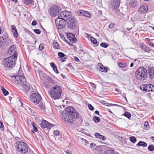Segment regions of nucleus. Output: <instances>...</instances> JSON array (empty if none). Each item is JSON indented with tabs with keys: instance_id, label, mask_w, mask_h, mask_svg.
Wrapping results in <instances>:
<instances>
[{
	"instance_id": "1a4fd4ad",
	"label": "nucleus",
	"mask_w": 154,
	"mask_h": 154,
	"mask_svg": "<svg viewBox=\"0 0 154 154\" xmlns=\"http://www.w3.org/2000/svg\"><path fill=\"white\" fill-rule=\"evenodd\" d=\"M77 23L75 18L73 17H72L68 20V28L71 30L75 29Z\"/></svg>"
},
{
	"instance_id": "9b49d317",
	"label": "nucleus",
	"mask_w": 154,
	"mask_h": 154,
	"mask_svg": "<svg viewBox=\"0 0 154 154\" xmlns=\"http://www.w3.org/2000/svg\"><path fill=\"white\" fill-rule=\"evenodd\" d=\"M140 88L142 90L146 92L154 91V86L151 84H143L140 86Z\"/></svg>"
},
{
	"instance_id": "423d86ee",
	"label": "nucleus",
	"mask_w": 154,
	"mask_h": 154,
	"mask_svg": "<svg viewBox=\"0 0 154 154\" xmlns=\"http://www.w3.org/2000/svg\"><path fill=\"white\" fill-rule=\"evenodd\" d=\"M17 59L12 58L11 57H9L4 59L3 62V64L6 68L11 69L14 66L15 60Z\"/></svg>"
},
{
	"instance_id": "a878e982",
	"label": "nucleus",
	"mask_w": 154,
	"mask_h": 154,
	"mask_svg": "<svg viewBox=\"0 0 154 154\" xmlns=\"http://www.w3.org/2000/svg\"><path fill=\"white\" fill-rule=\"evenodd\" d=\"M149 128L148 122H145L144 123V129L146 130L148 129Z\"/></svg>"
},
{
	"instance_id": "e2e57ef3",
	"label": "nucleus",
	"mask_w": 154,
	"mask_h": 154,
	"mask_svg": "<svg viewBox=\"0 0 154 154\" xmlns=\"http://www.w3.org/2000/svg\"><path fill=\"white\" fill-rule=\"evenodd\" d=\"M39 138L40 140H43V138L42 137L41 135L39 136Z\"/></svg>"
},
{
	"instance_id": "473e14b6",
	"label": "nucleus",
	"mask_w": 154,
	"mask_h": 154,
	"mask_svg": "<svg viewBox=\"0 0 154 154\" xmlns=\"http://www.w3.org/2000/svg\"><path fill=\"white\" fill-rule=\"evenodd\" d=\"M39 107L42 110H44L45 109V104L42 103H40V104Z\"/></svg>"
},
{
	"instance_id": "49530a36",
	"label": "nucleus",
	"mask_w": 154,
	"mask_h": 154,
	"mask_svg": "<svg viewBox=\"0 0 154 154\" xmlns=\"http://www.w3.org/2000/svg\"><path fill=\"white\" fill-rule=\"evenodd\" d=\"M77 140L79 141L84 140V141H85V142H86V141H87V140H86L84 139L83 138H80L79 137H77Z\"/></svg>"
},
{
	"instance_id": "680f3d73",
	"label": "nucleus",
	"mask_w": 154,
	"mask_h": 154,
	"mask_svg": "<svg viewBox=\"0 0 154 154\" xmlns=\"http://www.w3.org/2000/svg\"><path fill=\"white\" fill-rule=\"evenodd\" d=\"M43 85H44V86H45V87L46 88H48V87H49V85H48V84H46L45 83H44Z\"/></svg>"
},
{
	"instance_id": "6e6d98bb",
	"label": "nucleus",
	"mask_w": 154,
	"mask_h": 154,
	"mask_svg": "<svg viewBox=\"0 0 154 154\" xmlns=\"http://www.w3.org/2000/svg\"><path fill=\"white\" fill-rule=\"evenodd\" d=\"M36 24L37 23L36 21H35V20H33L32 23V25L33 26L36 25Z\"/></svg>"
},
{
	"instance_id": "f03ea898",
	"label": "nucleus",
	"mask_w": 154,
	"mask_h": 154,
	"mask_svg": "<svg viewBox=\"0 0 154 154\" xmlns=\"http://www.w3.org/2000/svg\"><path fill=\"white\" fill-rule=\"evenodd\" d=\"M62 92L61 88L58 85H55L50 90L49 94L52 99L57 100L60 98Z\"/></svg>"
},
{
	"instance_id": "c9c22d12",
	"label": "nucleus",
	"mask_w": 154,
	"mask_h": 154,
	"mask_svg": "<svg viewBox=\"0 0 154 154\" xmlns=\"http://www.w3.org/2000/svg\"><path fill=\"white\" fill-rule=\"evenodd\" d=\"M100 45L104 48H106L109 45L106 43H102L100 44Z\"/></svg>"
},
{
	"instance_id": "f257e3e1",
	"label": "nucleus",
	"mask_w": 154,
	"mask_h": 154,
	"mask_svg": "<svg viewBox=\"0 0 154 154\" xmlns=\"http://www.w3.org/2000/svg\"><path fill=\"white\" fill-rule=\"evenodd\" d=\"M79 115L74 108L69 106L66 108L61 114L62 120L68 124H72L75 119L79 117Z\"/></svg>"
},
{
	"instance_id": "bb28decb",
	"label": "nucleus",
	"mask_w": 154,
	"mask_h": 154,
	"mask_svg": "<svg viewBox=\"0 0 154 154\" xmlns=\"http://www.w3.org/2000/svg\"><path fill=\"white\" fill-rule=\"evenodd\" d=\"M46 80L47 81L51 84H54V81L49 76L47 77Z\"/></svg>"
},
{
	"instance_id": "4468645a",
	"label": "nucleus",
	"mask_w": 154,
	"mask_h": 154,
	"mask_svg": "<svg viewBox=\"0 0 154 154\" xmlns=\"http://www.w3.org/2000/svg\"><path fill=\"white\" fill-rule=\"evenodd\" d=\"M119 0H113L109 3V6L112 9H116L119 7Z\"/></svg>"
},
{
	"instance_id": "0e129e2a",
	"label": "nucleus",
	"mask_w": 154,
	"mask_h": 154,
	"mask_svg": "<svg viewBox=\"0 0 154 154\" xmlns=\"http://www.w3.org/2000/svg\"><path fill=\"white\" fill-rule=\"evenodd\" d=\"M66 152L67 154H70V153H71V152L70 151H69V150H66Z\"/></svg>"
},
{
	"instance_id": "09e8293b",
	"label": "nucleus",
	"mask_w": 154,
	"mask_h": 154,
	"mask_svg": "<svg viewBox=\"0 0 154 154\" xmlns=\"http://www.w3.org/2000/svg\"><path fill=\"white\" fill-rule=\"evenodd\" d=\"M97 4L98 5L100 6H102L101 4V0H97Z\"/></svg>"
},
{
	"instance_id": "13d9d810",
	"label": "nucleus",
	"mask_w": 154,
	"mask_h": 154,
	"mask_svg": "<svg viewBox=\"0 0 154 154\" xmlns=\"http://www.w3.org/2000/svg\"><path fill=\"white\" fill-rule=\"evenodd\" d=\"M114 24L113 23H111L110 24L109 26V27L110 28H112L114 27Z\"/></svg>"
},
{
	"instance_id": "aec40b11",
	"label": "nucleus",
	"mask_w": 154,
	"mask_h": 154,
	"mask_svg": "<svg viewBox=\"0 0 154 154\" xmlns=\"http://www.w3.org/2000/svg\"><path fill=\"white\" fill-rule=\"evenodd\" d=\"M140 46L142 49L145 51L146 52L149 53L151 50L148 47H147L145 45L142 43L140 44Z\"/></svg>"
},
{
	"instance_id": "4be33fe9",
	"label": "nucleus",
	"mask_w": 154,
	"mask_h": 154,
	"mask_svg": "<svg viewBox=\"0 0 154 154\" xmlns=\"http://www.w3.org/2000/svg\"><path fill=\"white\" fill-rule=\"evenodd\" d=\"M95 136L96 138L102 139L103 140H105L106 139L105 136L100 134L98 133H96L95 134Z\"/></svg>"
},
{
	"instance_id": "f704fd0d",
	"label": "nucleus",
	"mask_w": 154,
	"mask_h": 154,
	"mask_svg": "<svg viewBox=\"0 0 154 154\" xmlns=\"http://www.w3.org/2000/svg\"><path fill=\"white\" fill-rule=\"evenodd\" d=\"M124 115L127 118H129L131 117V114L128 112H126L124 114Z\"/></svg>"
},
{
	"instance_id": "c85d7f7f",
	"label": "nucleus",
	"mask_w": 154,
	"mask_h": 154,
	"mask_svg": "<svg viewBox=\"0 0 154 154\" xmlns=\"http://www.w3.org/2000/svg\"><path fill=\"white\" fill-rule=\"evenodd\" d=\"M1 89L5 95L6 96L8 94V91H7L3 87H1Z\"/></svg>"
},
{
	"instance_id": "69168bd1",
	"label": "nucleus",
	"mask_w": 154,
	"mask_h": 154,
	"mask_svg": "<svg viewBox=\"0 0 154 154\" xmlns=\"http://www.w3.org/2000/svg\"><path fill=\"white\" fill-rule=\"evenodd\" d=\"M52 126V124H49L48 123V127H51Z\"/></svg>"
},
{
	"instance_id": "2eb2a0df",
	"label": "nucleus",
	"mask_w": 154,
	"mask_h": 154,
	"mask_svg": "<svg viewBox=\"0 0 154 154\" xmlns=\"http://www.w3.org/2000/svg\"><path fill=\"white\" fill-rule=\"evenodd\" d=\"M76 13L79 16H84L88 17H90L91 16V14L89 12L82 10L78 11L76 12Z\"/></svg>"
},
{
	"instance_id": "72a5a7b5",
	"label": "nucleus",
	"mask_w": 154,
	"mask_h": 154,
	"mask_svg": "<svg viewBox=\"0 0 154 154\" xmlns=\"http://www.w3.org/2000/svg\"><path fill=\"white\" fill-rule=\"evenodd\" d=\"M130 140L132 143H134L136 141V138L133 136H131L130 137Z\"/></svg>"
},
{
	"instance_id": "7ed1b4c3",
	"label": "nucleus",
	"mask_w": 154,
	"mask_h": 154,
	"mask_svg": "<svg viewBox=\"0 0 154 154\" xmlns=\"http://www.w3.org/2000/svg\"><path fill=\"white\" fill-rule=\"evenodd\" d=\"M135 74L137 79L144 80L147 77V71L144 67H140L136 71Z\"/></svg>"
},
{
	"instance_id": "052dcab7",
	"label": "nucleus",
	"mask_w": 154,
	"mask_h": 154,
	"mask_svg": "<svg viewBox=\"0 0 154 154\" xmlns=\"http://www.w3.org/2000/svg\"><path fill=\"white\" fill-rule=\"evenodd\" d=\"M74 59H75V61H76L77 62H79V59H78V57H74Z\"/></svg>"
},
{
	"instance_id": "bf43d9fd",
	"label": "nucleus",
	"mask_w": 154,
	"mask_h": 154,
	"mask_svg": "<svg viewBox=\"0 0 154 154\" xmlns=\"http://www.w3.org/2000/svg\"><path fill=\"white\" fill-rule=\"evenodd\" d=\"M51 66L53 68V67H54L55 66H56L55 65V64L53 62H51L50 63Z\"/></svg>"
},
{
	"instance_id": "79ce46f5",
	"label": "nucleus",
	"mask_w": 154,
	"mask_h": 154,
	"mask_svg": "<svg viewBox=\"0 0 154 154\" xmlns=\"http://www.w3.org/2000/svg\"><path fill=\"white\" fill-rule=\"evenodd\" d=\"M75 36V35L72 33H69L67 35V38L69 39L70 38H73Z\"/></svg>"
},
{
	"instance_id": "c756f323",
	"label": "nucleus",
	"mask_w": 154,
	"mask_h": 154,
	"mask_svg": "<svg viewBox=\"0 0 154 154\" xmlns=\"http://www.w3.org/2000/svg\"><path fill=\"white\" fill-rule=\"evenodd\" d=\"M100 119L99 117L95 116L93 118V120L95 123H97L100 121Z\"/></svg>"
},
{
	"instance_id": "0eeeda50",
	"label": "nucleus",
	"mask_w": 154,
	"mask_h": 154,
	"mask_svg": "<svg viewBox=\"0 0 154 154\" xmlns=\"http://www.w3.org/2000/svg\"><path fill=\"white\" fill-rule=\"evenodd\" d=\"M42 97L38 93H32L30 96V100L31 102L35 104L38 103L42 100Z\"/></svg>"
},
{
	"instance_id": "4d7b16f0",
	"label": "nucleus",
	"mask_w": 154,
	"mask_h": 154,
	"mask_svg": "<svg viewBox=\"0 0 154 154\" xmlns=\"http://www.w3.org/2000/svg\"><path fill=\"white\" fill-rule=\"evenodd\" d=\"M95 144L93 143H91V144H90V147H91V148H92L93 147H94V146H95Z\"/></svg>"
},
{
	"instance_id": "20e7f679",
	"label": "nucleus",
	"mask_w": 154,
	"mask_h": 154,
	"mask_svg": "<svg viewBox=\"0 0 154 154\" xmlns=\"http://www.w3.org/2000/svg\"><path fill=\"white\" fill-rule=\"evenodd\" d=\"M20 72V71L18 72V74ZM12 80L19 85H26V79L25 76L22 75H18L13 76L11 77Z\"/></svg>"
},
{
	"instance_id": "603ef678",
	"label": "nucleus",
	"mask_w": 154,
	"mask_h": 154,
	"mask_svg": "<svg viewBox=\"0 0 154 154\" xmlns=\"http://www.w3.org/2000/svg\"><path fill=\"white\" fill-rule=\"evenodd\" d=\"M44 48V46L43 45L41 44L40 45H39L38 48H39V50L41 51L42 50H43V49Z\"/></svg>"
},
{
	"instance_id": "e433bc0d",
	"label": "nucleus",
	"mask_w": 154,
	"mask_h": 154,
	"mask_svg": "<svg viewBox=\"0 0 154 154\" xmlns=\"http://www.w3.org/2000/svg\"><path fill=\"white\" fill-rule=\"evenodd\" d=\"M145 41L146 42V43L148 45H149L152 42H151V41L152 40V39H150L146 38L145 39Z\"/></svg>"
},
{
	"instance_id": "6e6552de",
	"label": "nucleus",
	"mask_w": 154,
	"mask_h": 154,
	"mask_svg": "<svg viewBox=\"0 0 154 154\" xmlns=\"http://www.w3.org/2000/svg\"><path fill=\"white\" fill-rule=\"evenodd\" d=\"M8 54L12 58L17 59V53L15 46L14 45L11 46L8 51Z\"/></svg>"
},
{
	"instance_id": "ea45409f",
	"label": "nucleus",
	"mask_w": 154,
	"mask_h": 154,
	"mask_svg": "<svg viewBox=\"0 0 154 154\" xmlns=\"http://www.w3.org/2000/svg\"><path fill=\"white\" fill-rule=\"evenodd\" d=\"M32 1V0H24V3L27 5L31 3Z\"/></svg>"
},
{
	"instance_id": "6ab92c4d",
	"label": "nucleus",
	"mask_w": 154,
	"mask_h": 154,
	"mask_svg": "<svg viewBox=\"0 0 154 154\" xmlns=\"http://www.w3.org/2000/svg\"><path fill=\"white\" fill-rule=\"evenodd\" d=\"M137 2L136 0H131L129 3V5L131 8H134L137 5Z\"/></svg>"
},
{
	"instance_id": "a211bd4d",
	"label": "nucleus",
	"mask_w": 154,
	"mask_h": 154,
	"mask_svg": "<svg viewBox=\"0 0 154 154\" xmlns=\"http://www.w3.org/2000/svg\"><path fill=\"white\" fill-rule=\"evenodd\" d=\"M11 31L13 36L15 38H17L18 36V33L15 26L14 25H11Z\"/></svg>"
},
{
	"instance_id": "a18cd8bd",
	"label": "nucleus",
	"mask_w": 154,
	"mask_h": 154,
	"mask_svg": "<svg viewBox=\"0 0 154 154\" xmlns=\"http://www.w3.org/2000/svg\"><path fill=\"white\" fill-rule=\"evenodd\" d=\"M34 31L36 34H39L41 32L40 30L38 29H34Z\"/></svg>"
},
{
	"instance_id": "3c124183",
	"label": "nucleus",
	"mask_w": 154,
	"mask_h": 154,
	"mask_svg": "<svg viewBox=\"0 0 154 154\" xmlns=\"http://www.w3.org/2000/svg\"><path fill=\"white\" fill-rule=\"evenodd\" d=\"M88 107L89 109L91 110H93L94 109V107L90 104H89L88 105Z\"/></svg>"
},
{
	"instance_id": "b1692460",
	"label": "nucleus",
	"mask_w": 154,
	"mask_h": 154,
	"mask_svg": "<svg viewBox=\"0 0 154 154\" xmlns=\"http://www.w3.org/2000/svg\"><path fill=\"white\" fill-rule=\"evenodd\" d=\"M137 145L143 147H146L147 146V144L145 142L143 141L139 142L137 143Z\"/></svg>"
},
{
	"instance_id": "412c9836",
	"label": "nucleus",
	"mask_w": 154,
	"mask_h": 154,
	"mask_svg": "<svg viewBox=\"0 0 154 154\" xmlns=\"http://www.w3.org/2000/svg\"><path fill=\"white\" fill-rule=\"evenodd\" d=\"M98 66L99 67L100 69V71L103 72H107V69L104 67L103 65L101 63H99L98 64Z\"/></svg>"
},
{
	"instance_id": "37998d69",
	"label": "nucleus",
	"mask_w": 154,
	"mask_h": 154,
	"mask_svg": "<svg viewBox=\"0 0 154 154\" xmlns=\"http://www.w3.org/2000/svg\"><path fill=\"white\" fill-rule=\"evenodd\" d=\"M58 55L60 58H62L65 56V55L62 52H60L58 53Z\"/></svg>"
},
{
	"instance_id": "7c9ffc66",
	"label": "nucleus",
	"mask_w": 154,
	"mask_h": 154,
	"mask_svg": "<svg viewBox=\"0 0 154 154\" xmlns=\"http://www.w3.org/2000/svg\"><path fill=\"white\" fill-rule=\"evenodd\" d=\"M32 125L33 127V130H32L31 132L32 133H34V131L37 132L38 131V129L37 127H36L34 125V122L32 123Z\"/></svg>"
},
{
	"instance_id": "f3484780",
	"label": "nucleus",
	"mask_w": 154,
	"mask_h": 154,
	"mask_svg": "<svg viewBox=\"0 0 154 154\" xmlns=\"http://www.w3.org/2000/svg\"><path fill=\"white\" fill-rule=\"evenodd\" d=\"M148 74L149 77L152 79L154 78V68L152 67H148Z\"/></svg>"
},
{
	"instance_id": "864d4df0",
	"label": "nucleus",
	"mask_w": 154,
	"mask_h": 154,
	"mask_svg": "<svg viewBox=\"0 0 154 154\" xmlns=\"http://www.w3.org/2000/svg\"><path fill=\"white\" fill-rule=\"evenodd\" d=\"M53 68L55 72L57 73H58V70L56 66H54V67H53Z\"/></svg>"
},
{
	"instance_id": "dca6fc26",
	"label": "nucleus",
	"mask_w": 154,
	"mask_h": 154,
	"mask_svg": "<svg viewBox=\"0 0 154 154\" xmlns=\"http://www.w3.org/2000/svg\"><path fill=\"white\" fill-rule=\"evenodd\" d=\"M148 8L146 5H141L139 8L138 11L140 14L145 13L147 11Z\"/></svg>"
},
{
	"instance_id": "5701e85b",
	"label": "nucleus",
	"mask_w": 154,
	"mask_h": 154,
	"mask_svg": "<svg viewBox=\"0 0 154 154\" xmlns=\"http://www.w3.org/2000/svg\"><path fill=\"white\" fill-rule=\"evenodd\" d=\"M48 122L44 120L42 122L41 124V126L42 128L48 127Z\"/></svg>"
},
{
	"instance_id": "f8f14e48",
	"label": "nucleus",
	"mask_w": 154,
	"mask_h": 154,
	"mask_svg": "<svg viewBox=\"0 0 154 154\" xmlns=\"http://www.w3.org/2000/svg\"><path fill=\"white\" fill-rule=\"evenodd\" d=\"M66 21L61 17H58L55 21L56 25L58 26L59 28L62 29L64 27L66 23Z\"/></svg>"
},
{
	"instance_id": "8fccbe9b",
	"label": "nucleus",
	"mask_w": 154,
	"mask_h": 154,
	"mask_svg": "<svg viewBox=\"0 0 154 154\" xmlns=\"http://www.w3.org/2000/svg\"><path fill=\"white\" fill-rule=\"evenodd\" d=\"M4 125L3 124L2 122H0V128L2 130L4 131Z\"/></svg>"
},
{
	"instance_id": "39448f33",
	"label": "nucleus",
	"mask_w": 154,
	"mask_h": 154,
	"mask_svg": "<svg viewBox=\"0 0 154 154\" xmlns=\"http://www.w3.org/2000/svg\"><path fill=\"white\" fill-rule=\"evenodd\" d=\"M17 151L21 154H25L28 150L27 145L24 142L18 141L16 142Z\"/></svg>"
},
{
	"instance_id": "338daca9",
	"label": "nucleus",
	"mask_w": 154,
	"mask_h": 154,
	"mask_svg": "<svg viewBox=\"0 0 154 154\" xmlns=\"http://www.w3.org/2000/svg\"><path fill=\"white\" fill-rule=\"evenodd\" d=\"M149 45L154 48V43H152V42Z\"/></svg>"
},
{
	"instance_id": "a19ab883",
	"label": "nucleus",
	"mask_w": 154,
	"mask_h": 154,
	"mask_svg": "<svg viewBox=\"0 0 154 154\" xmlns=\"http://www.w3.org/2000/svg\"><path fill=\"white\" fill-rule=\"evenodd\" d=\"M69 39L72 42L74 43L76 42V38L74 36L73 38H70Z\"/></svg>"
},
{
	"instance_id": "5fc2aeb1",
	"label": "nucleus",
	"mask_w": 154,
	"mask_h": 154,
	"mask_svg": "<svg viewBox=\"0 0 154 154\" xmlns=\"http://www.w3.org/2000/svg\"><path fill=\"white\" fill-rule=\"evenodd\" d=\"M54 134L55 135H56L57 136L59 135V131H58L56 130L54 131Z\"/></svg>"
},
{
	"instance_id": "cd10ccee",
	"label": "nucleus",
	"mask_w": 154,
	"mask_h": 154,
	"mask_svg": "<svg viewBox=\"0 0 154 154\" xmlns=\"http://www.w3.org/2000/svg\"><path fill=\"white\" fill-rule=\"evenodd\" d=\"M105 154H116V153L114 151L110 149L107 150Z\"/></svg>"
},
{
	"instance_id": "9d476101",
	"label": "nucleus",
	"mask_w": 154,
	"mask_h": 154,
	"mask_svg": "<svg viewBox=\"0 0 154 154\" xmlns=\"http://www.w3.org/2000/svg\"><path fill=\"white\" fill-rule=\"evenodd\" d=\"M61 10V8L59 6L54 5L50 8L49 12L52 16L55 17L58 14Z\"/></svg>"
},
{
	"instance_id": "de8ad7c7",
	"label": "nucleus",
	"mask_w": 154,
	"mask_h": 154,
	"mask_svg": "<svg viewBox=\"0 0 154 154\" xmlns=\"http://www.w3.org/2000/svg\"><path fill=\"white\" fill-rule=\"evenodd\" d=\"M118 138L120 141H124L125 140V138L123 137L119 136H118Z\"/></svg>"
},
{
	"instance_id": "c03bdc74",
	"label": "nucleus",
	"mask_w": 154,
	"mask_h": 154,
	"mask_svg": "<svg viewBox=\"0 0 154 154\" xmlns=\"http://www.w3.org/2000/svg\"><path fill=\"white\" fill-rule=\"evenodd\" d=\"M91 42L94 44H95L97 42V41L96 39L93 37H91Z\"/></svg>"
},
{
	"instance_id": "4c0bfd02",
	"label": "nucleus",
	"mask_w": 154,
	"mask_h": 154,
	"mask_svg": "<svg viewBox=\"0 0 154 154\" xmlns=\"http://www.w3.org/2000/svg\"><path fill=\"white\" fill-rule=\"evenodd\" d=\"M6 41V39L4 38L3 37H0V44H2L3 43H5V42Z\"/></svg>"
},
{
	"instance_id": "393cba45",
	"label": "nucleus",
	"mask_w": 154,
	"mask_h": 154,
	"mask_svg": "<svg viewBox=\"0 0 154 154\" xmlns=\"http://www.w3.org/2000/svg\"><path fill=\"white\" fill-rule=\"evenodd\" d=\"M127 63L122 62H120L119 63L118 66L120 68H125L126 67Z\"/></svg>"
},
{
	"instance_id": "ddd939ff",
	"label": "nucleus",
	"mask_w": 154,
	"mask_h": 154,
	"mask_svg": "<svg viewBox=\"0 0 154 154\" xmlns=\"http://www.w3.org/2000/svg\"><path fill=\"white\" fill-rule=\"evenodd\" d=\"M71 13L66 11H64L61 12L59 15H58V17H61L66 21L68 19L71 18Z\"/></svg>"
},
{
	"instance_id": "774afa93",
	"label": "nucleus",
	"mask_w": 154,
	"mask_h": 154,
	"mask_svg": "<svg viewBox=\"0 0 154 154\" xmlns=\"http://www.w3.org/2000/svg\"><path fill=\"white\" fill-rule=\"evenodd\" d=\"M95 113L96 114H97L98 115H99V112L98 111H97V110L95 112Z\"/></svg>"
},
{
	"instance_id": "58836bf2",
	"label": "nucleus",
	"mask_w": 154,
	"mask_h": 154,
	"mask_svg": "<svg viewBox=\"0 0 154 154\" xmlns=\"http://www.w3.org/2000/svg\"><path fill=\"white\" fill-rule=\"evenodd\" d=\"M149 150L152 151L154 150V147L153 145H149L148 147Z\"/></svg>"
},
{
	"instance_id": "2f4dec72",
	"label": "nucleus",
	"mask_w": 154,
	"mask_h": 154,
	"mask_svg": "<svg viewBox=\"0 0 154 154\" xmlns=\"http://www.w3.org/2000/svg\"><path fill=\"white\" fill-rule=\"evenodd\" d=\"M53 46L56 49H59V44L56 42H54Z\"/></svg>"
}]
</instances>
